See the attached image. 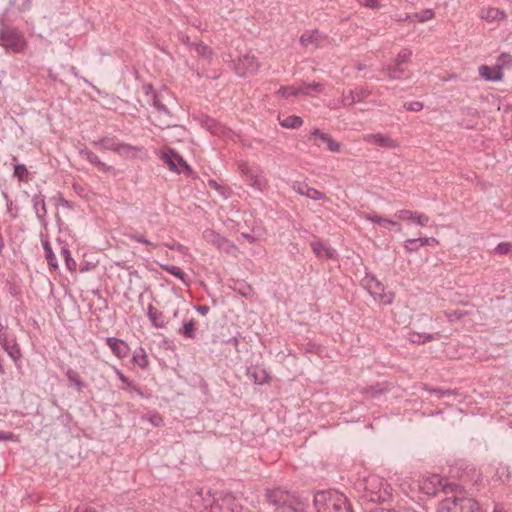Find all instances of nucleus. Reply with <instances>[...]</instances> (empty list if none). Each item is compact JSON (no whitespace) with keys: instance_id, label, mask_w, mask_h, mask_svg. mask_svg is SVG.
Masks as SVG:
<instances>
[{"instance_id":"58","label":"nucleus","mask_w":512,"mask_h":512,"mask_svg":"<svg viewBox=\"0 0 512 512\" xmlns=\"http://www.w3.org/2000/svg\"><path fill=\"white\" fill-rule=\"evenodd\" d=\"M430 391L431 392H435V393H439L441 396L451 395L452 394L451 390H442V389H438V388L431 389Z\"/></svg>"},{"instance_id":"4","label":"nucleus","mask_w":512,"mask_h":512,"mask_svg":"<svg viewBox=\"0 0 512 512\" xmlns=\"http://www.w3.org/2000/svg\"><path fill=\"white\" fill-rule=\"evenodd\" d=\"M0 45L13 52H21L26 47V40L19 30L7 27L1 30Z\"/></svg>"},{"instance_id":"53","label":"nucleus","mask_w":512,"mask_h":512,"mask_svg":"<svg viewBox=\"0 0 512 512\" xmlns=\"http://www.w3.org/2000/svg\"><path fill=\"white\" fill-rule=\"evenodd\" d=\"M324 143L327 144V148L331 152H339L340 151V144L335 142L330 136L328 140H326Z\"/></svg>"},{"instance_id":"57","label":"nucleus","mask_w":512,"mask_h":512,"mask_svg":"<svg viewBox=\"0 0 512 512\" xmlns=\"http://www.w3.org/2000/svg\"><path fill=\"white\" fill-rule=\"evenodd\" d=\"M117 375L121 382L127 384L128 386H131V382L121 371L117 370Z\"/></svg>"},{"instance_id":"12","label":"nucleus","mask_w":512,"mask_h":512,"mask_svg":"<svg viewBox=\"0 0 512 512\" xmlns=\"http://www.w3.org/2000/svg\"><path fill=\"white\" fill-rule=\"evenodd\" d=\"M0 345L4 348V350L8 353V355L13 359H18L20 357V348L16 343V340H9L8 334L6 332L5 327L0 323Z\"/></svg>"},{"instance_id":"23","label":"nucleus","mask_w":512,"mask_h":512,"mask_svg":"<svg viewBox=\"0 0 512 512\" xmlns=\"http://www.w3.org/2000/svg\"><path fill=\"white\" fill-rule=\"evenodd\" d=\"M80 156L90 163L97 166V168L102 172H109L112 170V167L102 162L96 154H94L92 151L88 149H81L80 150Z\"/></svg>"},{"instance_id":"62","label":"nucleus","mask_w":512,"mask_h":512,"mask_svg":"<svg viewBox=\"0 0 512 512\" xmlns=\"http://www.w3.org/2000/svg\"><path fill=\"white\" fill-rule=\"evenodd\" d=\"M150 421L155 425V426H158L160 424V422H162V419L160 416H157V415H154Z\"/></svg>"},{"instance_id":"54","label":"nucleus","mask_w":512,"mask_h":512,"mask_svg":"<svg viewBox=\"0 0 512 512\" xmlns=\"http://www.w3.org/2000/svg\"><path fill=\"white\" fill-rule=\"evenodd\" d=\"M74 512H98V511L90 505L82 504V505L77 506L76 509L74 510Z\"/></svg>"},{"instance_id":"56","label":"nucleus","mask_w":512,"mask_h":512,"mask_svg":"<svg viewBox=\"0 0 512 512\" xmlns=\"http://www.w3.org/2000/svg\"><path fill=\"white\" fill-rule=\"evenodd\" d=\"M136 241L154 246L155 244L146 239L143 235H133L132 236Z\"/></svg>"},{"instance_id":"26","label":"nucleus","mask_w":512,"mask_h":512,"mask_svg":"<svg viewBox=\"0 0 512 512\" xmlns=\"http://www.w3.org/2000/svg\"><path fill=\"white\" fill-rule=\"evenodd\" d=\"M404 71L405 70L402 67V64L395 60L392 63L383 67V72L388 76L389 79L392 80L400 79Z\"/></svg>"},{"instance_id":"20","label":"nucleus","mask_w":512,"mask_h":512,"mask_svg":"<svg viewBox=\"0 0 512 512\" xmlns=\"http://www.w3.org/2000/svg\"><path fill=\"white\" fill-rule=\"evenodd\" d=\"M311 248L315 255L319 258L326 257L332 259L336 257L335 250L320 240L312 241Z\"/></svg>"},{"instance_id":"51","label":"nucleus","mask_w":512,"mask_h":512,"mask_svg":"<svg viewBox=\"0 0 512 512\" xmlns=\"http://www.w3.org/2000/svg\"><path fill=\"white\" fill-rule=\"evenodd\" d=\"M165 246L167 248H169L170 250H175L182 254L186 253V251H187V248L184 245H182L178 242H175V241H173L172 243H166Z\"/></svg>"},{"instance_id":"5","label":"nucleus","mask_w":512,"mask_h":512,"mask_svg":"<svg viewBox=\"0 0 512 512\" xmlns=\"http://www.w3.org/2000/svg\"><path fill=\"white\" fill-rule=\"evenodd\" d=\"M370 221L381 224H397V222H412L414 224H423L424 222H428V218L421 213L413 212L410 210H401L395 214V220H387L378 216H370L368 218Z\"/></svg>"},{"instance_id":"8","label":"nucleus","mask_w":512,"mask_h":512,"mask_svg":"<svg viewBox=\"0 0 512 512\" xmlns=\"http://www.w3.org/2000/svg\"><path fill=\"white\" fill-rule=\"evenodd\" d=\"M259 68V64L254 55L245 54L240 57L236 64V72L240 76L255 73Z\"/></svg>"},{"instance_id":"7","label":"nucleus","mask_w":512,"mask_h":512,"mask_svg":"<svg viewBox=\"0 0 512 512\" xmlns=\"http://www.w3.org/2000/svg\"><path fill=\"white\" fill-rule=\"evenodd\" d=\"M203 238L205 239L206 242L212 244L219 250L229 252L231 248H233V244L227 238L221 236L219 233H217L211 228H207L206 230H204Z\"/></svg>"},{"instance_id":"29","label":"nucleus","mask_w":512,"mask_h":512,"mask_svg":"<svg viewBox=\"0 0 512 512\" xmlns=\"http://www.w3.org/2000/svg\"><path fill=\"white\" fill-rule=\"evenodd\" d=\"M196 323L194 319L184 321L183 325L179 328V334L184 338L193 339L196 336Z\"/></svg>"},{"instance_id":"16","label":"nucleus","mask_w":512,"mask_h":512,"mask_svg":"<svg viewBox=\"0 0 512 512\" xmlns=\"http://www.w3.org/2000/svg\"><path fill=\"white\" fill-rule=\"evenodd\" d=\"M162 159L169 166L170 170L180 172L178 170V165H180L184 170L190 171V167L187 163L174 151L168 149L163 152Z\"/></svg>"},{"instance_id":"22","label":"nucleus","mask_w":512,"mask_h":512,"mask_svg":"<svg viewBox=\"0 0 512 512\" xmlns=\"http://www.w3.org/2000/svg\"><path fill=\"white\" fill-rule=\"evenodd\" d=\"M266 231L264 226H253L249 231H243L240 233V238L252 244L258 242L264 238Z\"/></svg>"},{"instance_id":"19","label":"nucleus","mask_w":512,"mask_h":512,"mask_svg":"<svg viewBox=\"0 0 512 512\" xmlns=\"http://www.w3.org/2000/svg\"><path fill=\"white\" fill-rule=\"evenodd\" d=\"M368 290L370 294L375 298L379 299L380 301L384 303H390L391 297H388L386 294H384V286L383 284L378 281L375 278H371L367 284Z\"/></svg>"},{"instance_id":"28","label":"nucleus","mask_w":512,"mask_h":512,"mask_svg":"<svg viewBox=\"0 0 512 512\" xmlns=\"http://www.w3.org/2000/svg\"><path fill=\"white\" fill-rule=\"evenodd\" d=\"M430 242H435L434 238L429 237H420V238H414V239H408L405 241V248L409 252H414L419 249V247L429 244Z\"/></svg>"},{"instance_id":"3","label":"nucleus","mask_w":512,"mask_h":512,"mask_svg":"<svg viewBox=\"0 0 512 512\" xmlns=\"http://www.w3.org/2000/svg\"><path fill=\"white\" fill-rule=\"evenodd\" d=\"M438 512H480V507L472 498L449 497L440 502Z\"/></svg>"},{"instance_id":"45","label":"nucleus","mask_w":512,"mask_h":512,"mask_svg":"<svg viewBox=\"0 0 512 512\" xmlns=\"http://www.w3.org/2000/svg\"><path fill=\"white\" fill-rule=\"evenodd\" d=\"M468 314L467 311L456 309L453 311H446L445 316L449 322H455L462 319L464 316Z\"/></svg>"},{"instance_id":"18","label":"nucleus","mask_w":512,"mask_h":512,"mask_svg":"<svg viewBox=\"0 0 512 512\" xmlns=\"http://www.w3.org/2000/svg\"><path fill=\"white\" fill-rule=\"evenodd\" d=\"M479 75L487 81H500L503 78L502 67L500 65L494 67L481 65Z\"/></svg>"},{"instance_id":"25","label":"nucleus","mask_w":512,"mask_h":512,"mask_svg":"<svg viewBox=\"0 0 512 512\" xmlns=\"http://www.w3.org/2000/svg\"><path fill=\"white\" fill-rule=\"evenodd\" d=\"M480 17L486 21L492 22L496 20H503L506 17V14L498 8L488 7L481 10Z\"/></svg>"},{"instance_id":"14","label":"nucleus","mask_w":512,"mask_h":512,"mask_svg":"<svg viewBox=\"0 0 512 512\" xmlns=\"http://www.w3.org/2000/svg\"><path fill=\"white\" fill-rule=\"evenodd\" d=\"M324 40V35L318 30H307L300 36L299 42L303 47L315 49L319 47Z\"/></svg>"},{"instance_id":"27","label":"nucleus","mask_w":512,"mask_h":512,"mask_svg":"<svg viewBox=\"0 0 512 512\" xmlns=\"http://www.w3.org/2000/svg\"><path fill=\"white\" fill-rule=\"evenodd\" d=\"M187 44L195 51V53L202 59L210 62L213 57L212 49L203 43H188Z\"/></svg>"},{"instance_id":"2","label":"nucleus","mask_w":512,"mask_h":512,"mask_svg":"<svg viewBox=\"0 0 512 512\" xmlns=\"http://www.w3.org/2000/svg\"><path fill=\"white\" fill-rule=\"evenodd\" d=\"M317 512H353L347 498L335 491H319L314 495Z\"/></svg>"},{"instance_id":"42","label":"nucleus","mask_w":512,"mask_h":512,"mask_svg":"<svg viewBox=\"0 0 512 512\" xmlns=\"http://www.w3.org/2000/svg\"><path fill=\"white\" fill-rule=\"evenodd\" d=\"M33 202H34V209L37 214V217L39 220H42L46 215L44 200L39 196H35L33 198Z\"/></svg>"},{"instance_id":"34","label":"nucleus","mask_w":512,"mask_h":512,"mask_svg":"<svg viewBox=\"0 0 512 512\" xmlns=\"http://www.w3.org/2000/svg\"><path fill=\"white\" fill-rule=\"evenodd\" d=\"M41 242H42L43 249L45 250L46 259L48 261L49 266L52 268H57L58 265L56 262V257L51 249V246H50L48 240L44 238L43 233H41Z\"/></svg>"},{"instance_id":"61","label":"nucleus","mask_w":512,"mask_h":512,"mask_svg":"<svg viewBox=\"0 0 512 512\" xmlns=\"http://www.w3.org/2000/svg\"><path fill=\"white\" fill-rule=\"evenodd\" d=\"M12 438H13V434L12 433L0 432V440L6 441V440H11Z\"/></svg>"},{"instance_id":"32","label":"nucleus","mask_w":512,"mask_h":512,"mask_svg":"<svg viewBox=\"0 0 512 512\" xmlns=\"http://www.w3.org/2000/svg\"><path fill=\"white\" fill-rule=\"evenodd\" d=\"M95 146H99L104 150L117 151L119 141L115 137H104L93 143Z\"/></svg>"},{"instance_id":"11","label":"nucleus","mask_w":512,"mask_h":512,"mask_svg":"<svg viewBox=\"0 0 512 512\" xmlns=\"http://www.w3.org/2000/svg\"><path fill=\"white\" fill-rule=\"evenodd\" d=\"M202 124L203 127H205L208 131L216 136L229 139L234 135V133L228 127L213 118L206 117Z\"/></svg>"},{"instance_id":"60","label":"nucleus","mask_w":512,"mask_h":512,"mask_svg":"<svg viewBox=\"0 0 512 512\" xmlns=\"http://www.w3.org/2000/svg\"><path fill=\"white\" fill-rule=\"evenodd\" d=\"M499 61H501L503 64L510 63L512 61V58L509 54H502L499 57Z\"/></svg>"},{"instance_id":"49","label":"nucleus","mask_w":512,"mask_h":512,"mask_svg":"<svg viewBox=\"0 0 512 512\" xmlns=\"http://www.w3.org/2000/svg\"><path fill=\"white\" fill-rule=\"evenodd\" d=\"M495 252L501 255H507L512 252V243L503 242L496 246Z\"/></svg>"},{"instance_id":"24","label":"nucleus","mask_w":512,"mask_h":512,"mask_svg":"<svg viewBox=\"0 0 512 512\" xmlns=\"http://www.w3.org/2000/svg\"><path fill=\"white\" fill-rule=\"evenodd\" d=\"M147 315L152 325L156 328H163L167 324L165 315L161 311L154 308L152 305H149Z\"/></svg>"},{"instance_id":"33","label":"nucleus","mask_w":512,"mask_h":512,"mask_svg":"<svg viewBox=\"0 0 512 512\" xmlns=\"http://www.w3.org/2000/svg\"><path fill=\"white\" fill-rule=\"evenodd\" d=\"M248 375L250 377H252L254 379L255 383H257V384H264L270 378V376L264 369L258 368V367L253 368V369H248Z\"/></svg>"},{"instance_id":"30","label":"nucleus","mask_w":512,"mask_h":512,"mask_svg":"<svg viewBox=\"0 0 512 512\" xmlns=\"http://www.w3.org/2000/svg\"><path fill=\"white\" fill-rule=\"evenodd\" d=\"M299 89V95L303 96H311L313 94H318L322 90V84L321 83H303L302 85L298 86Z\"/></svg>"},{"instance_id":"55","label":"nucleus","mask_w":512,"mask_h":512,"mask_svg":"<svg viewBox=\"0 0 512 512\" xmlns=\"http://www.w3.org/2000/svg\"><path fill=\"white\" fill-rule=\"evenodd\" d=\"M358 2L369 8H376L379 5L378 0H358Z\"/></svg>"},{"instance_id":"13","label":"nucleus","mask_w":512,"mask_h":512,"mask_svg":"<svg viewBox=\"0 0 512 512\" xmlns=\"http://www.w3.org/2000/svg\"><path fill=\"white\" fill-rule=\"evenodd\" d=\"M292 189L299 195L305 196L311 200L317 201V200H324L326 198L324 193H322L321 191H319L315 188L310 187L305 182H299V181L294 182L292 184Z\"/></svg>"},{"instance_id":"41","label":"nucleus","mask_w":512,"mask_h":512,"mask_svg":"<svg viewBox=\"0 0 512 512\" xmlns=\"http://www.w3.org/2000/svg\"><path fill=\"white\" fill-rule=\"evenodd\" d=\"M234 290L246 298L253 294V288L245 281L235 282Z\"/></svg>"},{"instance_id":"36","label":"nucleus","mask_w":512,"mask_h":512,"mask_svg":"<svg viewBox=\"0 0 512 512\" xmlns=\"http://www.w3.org/2000/svg\"><path fill=\"white\" fill-rule=\"evenodd\" d=\"M66 376L69 380V382L72 385H75L78 391H81L85 387V383L82 381L80 375L78 372L74 371L73 369L69 368L66 371Z\"/></svg>"},{"instance_id":"38","label":"nucleus","mask_w":512,"mask_h":512,"mask_svg":"<svg viewBox=\"0 0 512 512\" xmlns=\"http://www.w3.org/2000/svg\"><path fill=\"white\" fill-rule=\"evenodd\" d=\"M434 339V334H430V333H420V332H410L409 333V340L412 342V343H417V344H424L428 341H431Z\"/></svg>"},{"instance_id":"35","label":"nucleus","mask_w":512,"mask_h":512,"mask_svg":"<svg viewBox=\"0 0 512 512\" xmlns=\"http://www.w3.org/2000/svg\"><path fill=\"white\" fill-rule=\"evenodd\" d=\"M133 362L135 364H137L139 367H141L142 369H145L148 366V364H149L148 356L143 348L140 347L134 351Z\"/></svg>"},{"instance_id":"59","label":"nucleus","mask_w":512,"mask_h":512,"mask_svg":"<svg viewBox=\"0 0 512 512\" xmlns=\"http://www.w3.org/2000/svg\"><path fill=\"white\" fill-rule=\"evenodd\" d=\"M196 309L202 315H206L209 312V307L206 305H199Z\"/></svg>"},{"instance_id":"64","label":"nucleus","mask_w":512,"mask_h":512,"mask_svg":"<svg viewBox=\"0 0 512 512\" xmlns=\"http://www.w3.org/2000/svg\"><path fill=\"white\" fill-rule=\"evenodd\" d=\"M371 512H396L395 510H392V509H385V508H376L374 509L373 511Z\"/></svg>"},{"instance_id":"52","label":"nucleus","mask_w":512,"mask_h":512,"mask_svg":"<svg viewBox=\"0 0 512 512\" xmlns=\"http://www.w3.org/2000/svg\"><path fill=\"white\" fill-rule=\"evenodd\" d=\"M404 107L409 111L418 112L423 109V104L419 101H413L405 104Z\"/></svg>"},{"instance_id":"21","label":"nucleus","mask_w":512,"mask_h":512,"mask_svg":"<svg viewBox=\"0 0 512 512\" xmlns=\"http://www.w3.org/2000/svg\"><path fill=\"white\" fill-rule=\"evenodd\" d=\"M441 485L440 477L438 475H432L421 481L420 488L424 493L434 495L439 491Z\"/></svg>"},{"instance_id":"50","label":"nucleus","mask_w":512,"mask_h":512,"mask_svg":"<svg viewBox=\"0 0 512 512\" xmlns=\"http://www.w3.org/2000/svg\"><path fill=\"white\" fill-rule=\"evenodd\" d=\"M412 56V51L405 48L396 57L395 61L404 64L407 63Z\"/></svg>"},{"instance_id":"9","label":"nucleus","mask_w":512,"mask_h":512,"mask_svg":"<svg viewBox=\"0 0 512 512\" xmlns=\"http://www.w3.org/2000/svg\"><path fill=\"white\" fill-rule=\"evenodd\" d=\"M371 90L368 88L360 87L350 90L347 93H342L341 104L343 106H351L355 103L362 102L371 95Z\"/></svg>"},{"instance_id":"10","label":"nucleus","mask_w":512,"mask_h":512,"mask_svg":"<svg viewBox=\"0 0 512 512\" xmlns=\"http://www.w3.org/2000/svg\"><path fill=\"white\" fill-rule=\"evenodd\" d=\"M152 104L160 114L166 117H170V112L167 108V104L171 102L172 95L167 89H163L159 92H153Z\"/></svg>"},{"instance_id":"63","label":"nucleus","mask_w":512,"mask_h":512,"mask_svg":"<svg viewBox=\"0 0 512 512\" xmlns=\"http://www.w3.org/2000/svg\"><path fill=\"white\" fill-rule=\"evenodd\" d=\"M226 343H227V344H232V345H234L235 347H237V346H238V344H239V340H238V338H237V337H232V338H230L229 340H227V341H226Z\"/></svg>"},{"instance_id":"15","label":"nucleus","mask_w":512,"mask_h":512,"mask_svg":"<svg viewBox=\"0 0 512 512\" xmlns=\"http://www.w3.org/2000/svg\"><path fill=\"white\" fill-rule=\"evenodd\" d=\"M366 143L374 144L379 147L393 149L398 146L397 142L391 139L388 135L382 133L366 134L363 136Z\"/></svg>"},{"instance_id":"17","label":"nucleus","mask_w":512,"mask_h":512,"mask_svg":"<svg viewBox=\"0 0 512 512\" xmlns=\"http://www.w3.org/2000/svg\"><path fill=\"white\" fill-rule=\"evenodd\" d=\"M106 344L110 347L112 353L122 359L129 353V346L123 340L115 337L106 338Z\"/></svg>"},{"instance_id":"40","label":"nucleus","mask_w":512,"mask_h":512,"mask_svg":"<svg viewBox=\"0 0 512 512\" xmlns=\"http://www.w3.org/2000/svg\"><path fill=\"white\" fill-rule=\"evenodd\" d=\"M208 186L211 189H214L219 195H221L225 199H227L230 196V194H231V191H230V189L228 187L218 183L214 179H210L208 181Z\"/></svg>"},{"instance_id":"47","label":"nucleus","mask_w":512,"mask_h":512,"mask_svg":"<svg viewBox=\"0 0 512 512\" xmlns=\"http://www.w3.org/2000/svg\"><path fill=\"white\" fill-rule=\"evenodd\" d=\"M28 175V170L24 164H17L14 166V176H16L19 180H26Z\"/></svg>"},{"instance_id":"44","label":"nucleus","mask_w":512,"mask_h":512,"mask_svg":"<svg viewBox=\"0 0 512 512\" xmlns=\"http://www.w3.org/2000/svg\"><path fill=\"white\" fill-rule=\"evenodd\" d=\"M387 388L383 384H376L375 386H370L365 388L364 393L369 397H376L379 394L384 393Z\"/></svg>"},{"instance_id":"39","label":"nucleus","mask_w":512,"mask_h":512,"mask_svg":"<svg viewBox=\"0 0 512 512\" xmlns=\"http://www.w3.org/2000/svg\"><path fill=\"white\" fill-rule=\"evenodd\" d=\"M162 268L169 274L180 279L184 284H187V275L181 268L174 265H163Z\"/></svg>"},{"instance_id":"37","label":"nucleus","mask_w":512,"mask_h":512,"mask_svg":"<svg viewBox=\"0 0 512 512\" xmlns=\"http://www.w3.org/2000/svg\"><path fill=\"white\" fill-rule=\"evenodd\" d=\"M279 98H289L299 96L298 86H281L276 92Z\"/></svg>"},{"instance_id":"1","label":"nucleus","mask_w":512,"mask_h":512,"mask_svg":"<svg viewBox=\"0 0 512 512\" xmlns=\"http://www.w3.org/2000/svg\"><path fill=\"white\" fill-rule=\"evenodd\" d=\"M267 502L279 512H305L304 501L295 493L282 488L267 489L265 493Z\"/></svg>"},{"instance_id":"46","label":"nucleus","mask_w":512,"mask_h":512,"mask_svg":"<svg viewBox=\"0 0 512 512\" xmlns=\"http://www.w3.org/2000/svg\"><path fill=\"white\" fill-rule=\"evenodd\" d=\"M434 17V12L431 9H425L420 13L413 14V18H415V21L418 22H425Z\"/></svg>"},{"instance_id":"31","label":"nucleus","mask_w":512,"mask_h":512,"mask_svg":"<svg viewBox=\"0 0 512 512\" xmlns=\"http://www.w3.org/2000/svg\"><path fill=\"white\" fill-rule=\"evenodd\" d=\"M278 119H279L280 125L284 128H288V129H296V128H299L300 126H302V124H303L302 118L299 116H296V115H290L283 119L279 116Z\"/></svg>"},{"instance_id":"6","label":"nucleus","mask_w":512,"mask_h":512,"mask_svg":"<svg viewBox=\"0 0 512 512\" xmlns=\"http://www.w3.org/2000/svg\"><path fill=\"white\" fill-rule=\"evenodd\" d=\"M239 169L252 187L259 191L265 188L267 181L257 168L251 167L247 163H241Z\"/></svg>"},{"instance_id":"48","label":"nucleus","mask_w":512,"mask_h":512,"mask_svg":"<svg viewBox=\"0 0 512 512\" xmlns=\"http://www.w3.org/2000/svg\"><path fill=\"white\" fill-rule=\"evenodd\" d=\"M138 148L136 147H133L129 144H125V143H120L118 144V148H117V153L121 156H128L130 155L133 151L137 150Z\"/></svg>"},{"instance_id":"43","label":"nucleus","mask_w":512,"mask_h":512,"mask_svg":"<svg viewBox=\"0 0 512 512\" xmlns=\"http://www.w3.org/2000/svg\"><path fill=\"white\" fill-rule=\"evenodd\" d=\"M61 254L64 256L67 269L70 271H74L76 269V262L71 257L69 249L65 246L61 247Z\"/></svg>"}]
</instances>
